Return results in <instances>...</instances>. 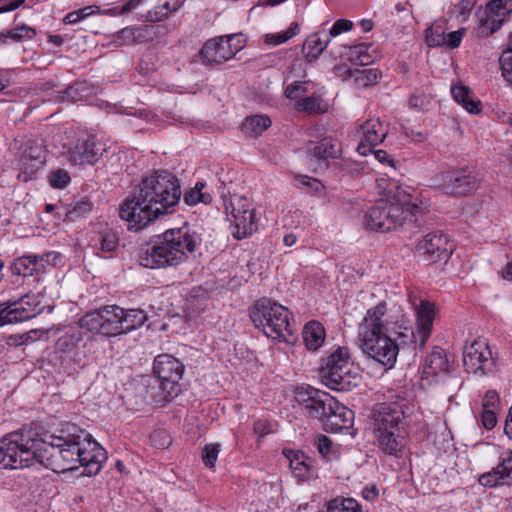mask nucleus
I'll return each instance as SVG.
<instances>
[{
  "label": "nucleus",
  "instance_id": "obj_1",
  "mask_svg": "<svg viewBox=\"0 0 512 512\" xmlns=\"http://www.w3.org/2000/svg\"><path fill=\"white\" fill-rule=\"evenodd\" d=\"M182 192L179 180L166 170L144 177L119 208V216L128 229L139 231L159 216L171 213Z\"/></svg>",
  "mask_w": 512,
  "mask_h": 512
},
{
  "label": "nucleus",
  "instance_id": "obj_2",
  "mask_svg": "<svg viewBox=\"0 0 512 512\" xmlns=\"http://www.w3.org/2000/svg\"><path fill=\"white\" fill-rule=\"evenodd\" d=\"M200 243L201 238L196 232L184 227L168 229L141 245L137 261L149 269L177 267L195 252Z\"/></svg>",
  "mask_w": 512,
  "mask_h": 512
},
{
  "label": "nucleus",
  "instance_id": "obj_3",
  "mask_svg": "<svg viewBox=\"0 0 512 512\" xmlns=\"http://www.w3.org/2000/svg\"><path fill=\"white\" fill-rule=\"evenodd\" d=\"M370 419L379 448L386 454L397 456L404 447L406 436L402 406L396 402L376 404Z\"/></svg>",
  "mask_w": 512,
  "mask_h": 512
},
{
  "label": "nucleus",
  "instance_id": "obj_4",
  "mask_svg": "<svg viewBox=\"0 0 512 512\" xmlns=\"http://www.w3.org/2000/svg\"><path fill=\"white\" fill-rule=\"evenodd\" d=\"M417 336L413 328H402L398 335L363 331L360 334V347L365 355L381 364L385 369H392L397 361L401 347L416 346Z\"/></svg>",
  "mask_w": 512,
  "mask_h": 512
},
{
  "label": "nucleus",
  "instance_id": "obj_5",
  "mask_svg": "<svg viewBox=\"0 0 512 512\" xmlns=\"http://www.w3.org/2000/svg\"><path fill=\"white\" fill-rule=\"evenodd\" d=\"M249 316L255 328L268 338L289 342L287 337L293 334L291 312L283 305L269 298H261L255 301Z\"/></svg>",
  "mask_w": 512,
  "mask_h": 512
},
{
  "label": "nucleus",
  "instance_id": "obj_6",
  "mask_svg": "<svg viewBox=\"0 0 512 512\" xmlns=\"http://www.w3.org/2000/svg\"><path fill=\"white\" fill-rule=\"evenodd\" d=\"M319 377L323 385L336 391H349L358 385L360 376L351 360L350 349L338 346L321 359Z\"/></svg>",
  "mask_w": 512,
  "mask_h": 512
},
{
  "label": "nucleus",
  "instance_id": "obj_7",
  "mask_svg": "<svg viewBox=\"0 0 512 512\" xmlns=\"http://www.w3.org/2000/svg\"><path fill=\"white\" fill-rule=\"evenodd\" d=\"M35 433L21 429L0 439V464L4 468L19 469L35 464Z\"/></svg>",
  "mask_w": 512,
  "mask_h": 512
},
{
  "label": "nucleus",
  "instance_id": "obj_8",
  "mask_svg": "<svg viewBox=\"0 0 512 512\" xmlns=\"http://www.w3.org/2000/svg\"><path fill=\"white\" fill-rule=\"evenodd\" d=\"M419 210L417 204H411L407 200L402 203L382 201L367 211L364 225L370 230L389 232L402 226L408 214L416 215Z\"/></svg>",
  "mask_w": 512,
  "mask_h": 512
},
{
  "label": "nucleus",
  "instance_id": "obj_9",
  "mask_svg": "<svg viewBox=\"0 0 512 512\" xmlns=\"http://www.w3.org/2000/svg\"><path fill=\"white\" fill-rule=\"evenodd\" d=\"M228 220L233 223L232 235L241 240L251 236L257 230V218L250 201L239 195L223 197Z\"/></svg>",
  "mask_w": 512,
  "mask_h": 512
},
{
  "label": "nucleus",
  "instance_id": "obj_10",
  "mask_svg": "<svg viewBox=\"0 0 512 512\" xmlns=\"http://www.w3.org/2000/svg\"><path fill=\"white\" fill-rule=\"evenodd\" d=\"M123 308L118 305L102 306L86 313L80 319L81 327L107 337L123 334Z\"/></svg>",
  "mask_w": 512,
  "mask_h": 512
},
{
  "label": "nucleus",
  "instance_id": "obj_11",
  "mask_svg": "<svg viewBox=\"0 0 512 512\" xmlns=\"http://www.w3.org/2000/svg\"><path fill=\"white\" fill-rule=\"evenodd\" d=\"M13 153L17 168L25 175L27 181L43 164L45 150L38 141L26 135L13 139L9 146Z\"/></svg>",
  "mask_w": 512,
  "mask_h": 512
},
{
  "label": "nucleus",
  "instance_id": "obj_12",
  "mask_svg": "<svg viewBox=\"0 0 512 512\" xmlns=\"http://www.w3.org/2000/svg\"><path fill=\"white\" fill-rule=\"evenodd\" d=\"M434 187L450 196H466L476 191L480 184L477 173L468 167L444 171L433 179Z\"/></svg>",
  "mask_w": 512,
  "mask_h": 512
},
{
  "label": "nucleus",
  "instance_id": "obj_13",
  "mask_svg": "<svg viewBox=\"0 0 512 512\" xmlns=\"http://www.w3.org/2000/svg\"><path fill=\"white\" fill-rule=\"evenodd\" d=\"M184 372L183 364L175 357L158 355L153 364V373L160 383V389L165 401H171L181 391L179 381Z\"/></svg>",
  "mask_w": 512,
  "mask_h": 512
},
{
  "label": "nucleus",
  "instance_id": "obj_14",
  "mask_svg": "<svg viewBox=\"0 0 512 512\" xmlns=\"http://www.w3.org/2000/svg\"><path fill=\"white\" fill-rule=\"evenodd\" d=\"M401 311L398 307H387L386 302H380L373 308H370L364 317V330L373 331L376 334L387 333L398 335L400 327L411 328L405 326L402 319Z\"/></svg>",
  "mask_w": 512,
  "mask_h": 512
},
{
  "label": "nucleus",
  "instance_id": "obj_15",
  "mask_svg": "<svg viewBox=\"0 0 512 512\" xmlns=\"http://www.w3.org/2000/svg\"><path fill=\"white\" fill-rule=\"evenodd\" d=\"M295 401L304 415L320 421L325 419L327 411H331V405L335 404V398L329 393L312 386L298 387Z\"/></svg>",
  "mask_w": 512,
  "mask_h": 512
},
{
  "label": "nucleus",
  "instance_id": "obj_16",
  "mask_svg": "<svg viewBox=\"0 0 512 512\" xmlns=\"http://www.w3.org/2000/svg\"><path fill=\"white\" fill-rule=\"evenodd\" d=\"M66 441L61 431L58 435L52 434L45 439L35 436V463L56 472L66 471V465L62 459V446H65Z\"/></svg>",
  "mask_w": 512,
  "mask_h": 512
},
{
  "label": "nucleus",
  "instance_id": "obj_17",
  "mask_svg": "<svg viewBox=\"0 0 512 512\" xmlns=\"http://www.w3.org/2000/svg\"><path fill=\"white\" fill-rule=\"evenodd\" d=\"M453 250L454 244L441 231L428 233L416 246L418 255L428 264L448 259Z\"/></svg>",
  "mask_w": 512,
  "mask_h": 512
},
{
  "label": "nucleus",
  "instance_id": "obj_18",
  "mask_svg": "<svg viewBox=\"0 0 512 512\" xmlns=\"http://www.w3.org/2000/svg\"><path fill=\"white\" fill-rule=\"evenodd\" d=\"M463 364L467 372L487 375L492 372L495 362L491 357L488 346L480 341H474L466 347L463 353Z\"/></svg>",
  "mask_w": 512,
  "mask_h": 512
},
{
  "label": "nucleus",
  "instance_id": "obj_19",
  "mask_svg": "<svg viewBox=\"0 0 512 512\" xmlns=\"http://www.w3.org/2000/svg\"><path fill=\"white\" fill-rule=\"evenodd\" d=\"M61 434L65 440V446H62V459L66 465V470H72L77 467V460H79L80 444L85 441L90 434L86 433L83 429L75 424H66L65 428L61 429Z\"/></svg>",
  "mask_w": 512,
  "mask_h": 512
},
{
  "label": "nucleus",
  "instance_id": "obj_20",
  "mask_svg": "<svg viewBox=\"0 0 512 512\" xmlns=\"http://www.w3.org/2000/svg\"><path fill=\"white\" fill-rule=\"evenodd\" d=\"M105 151L103 143L98 141L95 136L86 139H79L75 145L69 148L68 157L71 163L75 165H93Z\"/></svg>",
  "mask_w": 512,
  "mask_h": 512
},
{
  "label": "nucleus",
  "instance_id": "obj_21",
  "mask_svg": "<svg viewBox=\"0 0 512 512\" xmlns=\"http://www.w3.org/2000/svg\"><path fill=\"white\" fill-rule=\"evenodd\" d=\"M106 459V451L96 441L92 440L91 436L81 442L77 465L84 468V473L87 476L98 474Z\"/></svg>",
  "mask_w": 512,
  "mask_h": 512
},
{
  "label": "nucleus",
  "instance_id": "obj_22",
  "mask_svg": "<svg viewBox=\"0 0 512 512\" xmlns=\"http://www.w3.org/2000/svg\"><path fill=\"white\" fill-rule=\"evenodd\" d=\"M479 483L485 487L512 485V450L504 451L499 456V462L491 471L479 477Z\"/></svg>",
  "mask_w": 512,
  "mask_h": 512
},
{
  "label": "nucleus",
  "instance_id": "obj_23",
  "mask_svg": "<svg viewBox=\"0 0 512 512\" xmlns=\"http://www.w3.org/2000/svg\"><path fill=\"white\" fill-rule=\"evenodd\" d=\"M237 38V34L221 36L218 39L208 40L200 51L203 60L208 64H221L233 57L231 41Z\"/></svg>",
  "mask_w": 512,
  "mask_h": 512
},
{
  "label": "nucleus",
  "instance_id": "obj_24",
  "mask_svg": "<svg viewBox=\"0 0 512 512\" xmlns=\"http://www.w3.org/2000/svg\"><path fill=\"white\" fill-rule=\"evenodd\" d=\"M321 422L327 432L339 433L353 426L354 412L335 399V404L331 405V411H327L325 419Z\"/></svg>",
  "mask_w": 512,
  "mask_h": 512
},
{
  "label": "nucleus",
  "instance_id": "obj_25",
  "mask_svg": "<svg viewBox=\"0 0 512 512\" xmlns=\"http://www.w3.org/2000/svg\"><path fill=\"white\" fill-rule=\"evenodd\" d=\"M361 141L357 146L359 154L366 156L367 151L382 143L387 136V129L378 119H369L360 126Z\"/></svg>",
  "mask_w": 512,
  "mask_h": 512
},
{
  "label": "nucleus",
  "instance_id": "obj_26",
  "mask_svg": "<svg viewBox=\"0 0 512 512\" xmlns=\"http://www.w3.org/2000/svg\"><path fill=\"white\" fill-rule=\"evenodd\" d=\"M283 455L289 461L293 475L299 481H308L316 477L314 460L299 450L284 449Z\"/></svg>",
  "mask_w": 512,
  "mask_h": 512
},
{
  "label": "nucleus",
  "instance_id": "obj_27",
  "mask_svg": "<svg viewBox=\"0 0 512 512\" xmlns=\"http://www.w3.org/2000/svg\"><path fill=\"white\" fill-rule=\"evenodd\" d=\"M25 303V299L0 303V314L4 316L7 324L29 320L40 312V309L37 308L38 305H34L33 308H26Z\"/></svg>",
  "mask_w": 512,
  "mask_h": 512
},
{
  "label": "nucleus",
  "instance_id": "obj_28",
  "mask_svg": "<svg viewBox=\"0 0 512 512\" xmlns=\"http://www.w3.org/2000/svg\"><path fill=\"white\" fill-rule=\"evenodd\" d=\"M417 333L420 338L419 346L422 348L429 338L435 317L434 305L429 301L422 300L416 307Z\"/></svg>",
  "mask_w": 512,
  "mask_h": 512
},
{
  "label": "nucleus",
  "instance_id": "obj_29",
  "mask_svg": "<svg viewBox=\"0 0 512 512\" xmlns=\"http://www.w3.org/2000/svg\"><path fill=\"white\" fill-rule=\"evenodd\" d=\"M331 39L324 30L311 34L305 40L302 51L308 62L316 61L327 48Z\"/></svg>",
  "mask_w": 512,
  "mask_h": 512
},
{
  "label": "nucleus",
  "instance_id": "obj_30",
  "mask_svg": "<svg viewBox=\"0 0 512 512\" xmlns=\"http://www.w3.org/2000/svg\"><path fill=\"white\" fill-rule=\"evenodd\" d=\"M341 143L331 137H325L315 144L310 150L312 155L317 160L326 161L328 159H336L341 155Z\"/></svg>",
  "mask_w": 512,
  "mask_h": 512
},
{
  "label": "nucleus",
  "instance_id": "obj_31",
  "mask_svg": "<svg viewBox=\"0 0 512 512\" xmlns=\"http://www.w3.org/2000/svg\"><path fill=\"white\" fill-rule=\"evenodd\" d=\"M303 342L310 351L318 350L325 340V329L318 321L308 322L302 332Z\"/></svg>",
  "mask_w": 512,
  "mask_h": 512
},
{
  "label": "nucleus",
  "instance_id": "obj_32",
  "mask_svg": "<svg viewBox=\"0 0 512 512\" xmlns=\"http://www.w3.org/2000/svg\"><path fill=\"white\" fill-rule=\"evenodd\" d=\"M450 369V362L448 360L445 350L436 347L426 357L424 374L437 375L438 373H448Z\"/></svg>",
  "mask_w": 512,
  "mask_h": 512
},
{
  "label": "nucleus",
  "instance_id": "obj_33",
  "mask_svg": "<svg viewBox=\"0 0 512 512\" xmlns=\"http://www.w3.org/2000/svg\"><path fill=\"white\" fill-rule=\"evenodd\" d=\"M185 0H156L154 6L147 12V20L159 22L176 12L184 4Z\"/></svg>",
  "mask_w": 512,
  "mask_h": 512
},
{
  "label": "nucleus",
  "instance_id": "obj_34",
  "mask_svg": "<svg viewBox=\"0 0 512 512\" xmlns=\"http://www.w3.org/2000/svg\"><path fill=\"white\" fill-rule=\"evenodd\" d=\"M451 93L454 100L471 114H478L481 111V102L475 99L473 92L464 85L452 86Z\"/></svg>",
  "mask_w": 512,
  "mask_h": 512
},
{
  "label": "nucleus",
  "instance_id": "obj_35",
  "mask_svg": "<svg viewBox=\"0 0 512 512\" xmlns=\"http://www.w3.org/2000/svg\"><path fill=\"white\" fill-rule=\"evenodd\" d=\"M271 124V119L266 115H252L245 118L242 131L246 136L255 138L266 131Z\"/></svg>",
  "mask_w": 512,
  "mask_h": 512
},
{
  "label": "nucleus",
  "instance_id": "obj_36",
  "mask_svg": "<svg viewBox=\"0 0 512 512\" xmlns=\"http://www.w3.org/2000/svg\"><path fill=\"white\" fill-rule=\"evenodd\" d=\"M93 208V203L86 197L76 201L70 208L63 207L62 211H57V217L64 220L74 221L89 213Z\"/></svg>",
  "mask_w": 512,
  "mask_h": 512
},
{
  "label": "nucleus",
  "instance_id": "obj_37",
  "mask_svg": "<svg viewBox=\"0 0 512 512\" xmlns=\"http://www.w3.org/2000/svg\"><path fill=\"white\" fill-rule=\"evenodd\" d=\"M295 109L298 112L325 113L328 110V104L320 95L314 93L298 100L295 104Z\"/></svg>",
  "mask_w": 512,
  "mask_h": 512
},
{
  "label": "nucleus",
  "instance_id": "obj_38",
  "mask_svg": "<svg viewBox=\"0 0 512 512\" xmlns=\"http://www.w3.org/2000/svg\"><path fill=\"white\" fill-rule=\"evenodd\" d=\"M347 76L354 80L355 85L359 87H368L376 84L381 76L378 69H354L347 70Z\"/></svg>",
  "mask_w": 512,
  "mask_h": 512
},
{
  "label": "nucleus",
  "instance_id": "obj_39",
  "mask_svg": "<svg viewBox=\"0 0 512 512\" xmlns=\"http://www.w3.org/2000/svg\"><path fill=\"white\" fill-rule=\"evenodd\" d=\"M32 255H27L16 259L12 266V273L19 276H32L34 273H40V264Z\"/></svg>",
  "mask_w": 512,
  "mask_h": 512
},
{
  "label": "nucleus",
  "instance_id": "obj_40",
  "mask_svg": "<svg viewBox=\"0 0 512 512\" xmlns=\"http://www.w3.org/2000/svg\"><path fill=\"white\" fill-rule=\"evenodd\" d=\"M371 45L359 43L353 46H345L347 59L360 66H366L373 62L372 56L368 53Z\"/></svg>",
  "mask_w": 512,
  "mask_h": 512
},
{
  "label": "nucleus",
  "instance_id": "obj_41",
  "mask_svg": "<svg viewBox=\"0 0 512 512\" xmlns=\"http://www.w3.org/2000/svg\"><path fill=\"white\" fill-rule=\"evenodd\" d=\"M147 319V314L141 309H123V333L141 327Z\"/></svg>",
  "mask_w": 512,
  "mask_h": 512
},
{
  "label": "nucleus",
  "instance_id": "obj_42",
  "mask_svg": "<svg viewBox=\"0 0 512 512\" xmlns=\"http://www.w3.org/2000/svg\"><path fill=\"white\" fill-rule=\"evenodd\" d=\"M325 512H362L358 502L353 498L336 497L326 505Z\"/></svg>",
  "mask_w": 512,
  "mask_h": 512
},
{
  "label": "nucleus",
  "instance_id": "obj_43",
  "mask_svg": "<svg viewBox=\"0 0 512 512\" xmlns=\"http://www.w3.org/2000/svg\"><path fill=\"white\" fill-rule=\"evenodd\" d=\"M315 445L324 459L332 461L339 457L338 447L327 436L318 435L315 439Z\"/></svg>",
  "mask_w": 512,
  "mask_h": 512
},
{
  "label": "nucleus",
  "instance_id": "obj_44",
  "mask_svg": "<svg viewBox=\"0 0 512 512\" xmlns=\"http://www.w3.org/2000/svg\"><path fill=\"white\" fill-rule=\"evenodd\" d=\"M205 184L197 182L194 188L184 193V202L188 205H196L198 203L208 204L212 201V196L209 193L203 192Z\"/></svg>",
  "mask_w": 512,
  "mask_h": 512
},
{
  "label": "nucleus",
  "instance_id": "obj_45",
  "mask_svg": "<svg viewBox=\"0 0 512 512\" xmlns=\"http://www.w3.org/2000/svg\"><path fill=\"white\" fill-rule=\"evenodd\" d=\"M299 32V25L297 22L291 23L290 27L283 32L271 33L265 35V43L268 45H280L287 42L289 39L297 35Z\"/></svg>",
  "mask_w": 512,
  "mask_h": 512
},
{
  "label": "nucleus",
  "instance_id": "obj_46",
  "mask_svg": "<svg viewBox=\"0 0 512 512\" xmlns=\"http://www.w3.org/2000/svg\"><path fill=\"white\" fill-rule=\"evenodd\" d=\"M36 34L35 29L28 26H20L14 29L6 30L0 33V39L3 43H6V38H10L13 41H21L23 39H32Z\"/></svg>",
  "mask_w": 512,
  "mask_h": 512
},
{
  "label": "nucleus",
  "instance_id": "obj_47",
  "mask_svg": "<svg viewBox=\"0 0 512 512\" xmlns=\"http://www.w3.org/2000/svg\"><path fill=\"white\" fill-rule=\"evenodd\" d=\"M147 0H128L123 5H115L112 8L100 10L97 9V13L108 16H119L132 12L137 7L145 3Z\"/></svg>",
  "mask_w": 512,
  "mask_h": 512
},
{
  "label": "nucleus",
  "instance_id": "obj_48",
  "mask_svg": "<svg viewBox=\"0 0 512 512\" xmlns=\"http://www.w3.org/2000/svg\"><path fill=\"white\" fill-rule=\"evenodd\" d=\"M446 34L442 24H434L426 29V43L430 47L443 46Z\"/></svg>",
  "mask_w": 512,
  "mask_h": 512
},
{
  "label": "nucleus",
  "instance_id": "obj_49",
  "mask_svg": "<svg viewBox=\"0 0 512 512\" xmlns=\"http://www.w3.org/2000/svg\"><path fill=\"white\" fill-rule=\"evenodd\" d=\"M119 246V238L112 230H105L99 236V249L104 253H112Z\"/></svg>",
  "mask_w": 512,
  "mask_h": 512
},
{
  "label": "nucleus",
  "instance_id": "obj_50",
  "mask_svg": "<svg viewBox=\"0 0 512 512\" xmlns=\"http://www.w3.org/2000/svg\"><path fill=\"white\" fill-rule=\"evenodd\" d=\"M506 16H499L498 14H492L486 7L484 17L480 19L481 25L489 30L491 33L497 31L503 24Z\"/></svg>",
  "mask_w": 512,
  "mask_h": 512
},
{
  "label": "nucleus",
  "instance_id": "obj_51",
  "mask_svg": "<svg viewBox=\"0 0 512 512\" xmlns=\"http://www.w3.org/2000/svg\"><path fill=\"white\" fill-rule=\"evenodd\" d=\"M489 13L507 16L512 12V0H490L487 4Z\"/></svg>",
  "mask_w": 512,
  "mask_h": 512
},
{
  "label": "nucleus",
  "instance_id": "obj_52",
  "mask_svg": "<svg viewBox=\"0 0 512 512\" xmlns=\"http://www.w3.org/2000/svg\"><path fill=\"white\" fill-rule=\"evenodd\" d=\"M220 452V445L219 444H208L203 448L202 452V460L204 464L212 468L215 465V462L218 458Z\"/></svg>",
  "mask_w": 512,
  "mask_h": 512
},
{
  "label": "nucleus",
  "instance_id": "obj_53",
  "mask_svg": "<svg viewBox=\"0 0 512 512\" xmlns=\"http://www.w3.org/2000/svg\"><path fill=\"white\" fill-rule=\"evenodd\" d=\"M499 62L503 77L507 81L512 82V48L507 49L501 54Z\"/></svg>",
  "mask_w": 512,
  "mask_h": 512
},
{
  "label": "nucleus",
  "instance_id": "obj_54",
  "mask_svg": "<svg viewBox=\"0 0 512 512\" xmlns=\"http://www.w3.org/2000/svg\"><path fill=\"white\" fill-rule=\"evenodd\" d=\"M150 443L159 449H164L171 444V438L165 430H155L149 436Z\"/></svg>",
  "mask_w": 512,
  "mask_h": 512
},
{
  "label": "nucleus",
  "instance_id": "obj_55",
  "mask_svg": "<svg viewBox=\"0 0 512 512\" xmlns=\"http://www.w3.org/2000/svg\"><path fill=\"white\" fill-rule=\"evenodd\" d=\"M307 92L306 82L294 81L286 87L284 94L288 99L295 100Z\"/></svg>",
  "mask_w": 512,
  "mask_h": 512
},
{
  "label": "nucleus",
  "instance_id": "obj_56",
  "mask_svg": "<svg viewBox=\"0 0 512 512\" xmlns=\"http://www.w3.org/2000/svg\"><path fill=\"white\" fill-rule=\"evenodd\" d=\"M113 42L118 45H132L135 43L134 27H126L114 35Z\"/></svg>",
  "mask_w": 512,
  "mask_h": 512
},
{
  "label": "nucleus",
  "instance_id": "obj_57",
  "mask_svg": "<svg viewBox=\"0 0 512 512\" xmlns=\"http://www.w3.org/2000/svg\"><path fill=\"white\" fill-rule=\"evenodd\" d=\"M80 340L81 337L79 335L74 333H65L57 340L56 346L61 351L70 350L74 348Z\"/></svg>",
  "mask_w": 512,
  "mask_h": 512
},
{
  "label": "nucleus",
  "instance_id": "obj_58",
  "mask_svg": "<svg viewBox=\"0 0 512 512\" xmlns=\"http://www.w3.org/2000/svg\"><path fill=\"white\" fill-rule=\"evenodd\" d=\"M49 181L54 188H64L70 181L68 172L58 169L52 171L49 176Z\"/></svg>",
  "mask_w": 512,
  "mask_h": 512
},
{
  "label": "nucleus",
  "instance_id": "obj_59",
  "mask_svg": "<svg viewBox=\"0 0 512 512\" xmlns=\"http://www.w3.org/2000/svg\"><path fill=\"white\" fill-rule=\"evenodd\" d=\"M500 407V397L495 390H488L482 401V409L498 411Z\"/></svg>",
  "mask_w": 512,
  "mask_h": 512
},
{
  "label": "nucleus",
  "instance_id": "obj_60",
  "mask_svg": "<svg viewBox=\"0 0 512 512\" xmlns=\"http://www.w3.org/2000/svg\"><path fill=\"white\" fill-rule=\"evenodd\" d=\"M352 26H353V23L351 21L345 20V19H339L333 24V26L330 28L329 32L326 34L331 39V37H336L343 32L349 31L352 28Z\"/></svg>",
  "mask_w": 512,
  "mask_h": 512
},
{
  "label": "nucleus",
  "instance_id": "obj_61",
  "mask_svg": "<svg viewBox=\"0 0 512 512\" xmlns=\"http://www.w3.org/2000/svg\"><path fill=\"white\" fill-rule=\"evenodd\" d=\"M476 2L477 0H460L455 5L454 11L458 16L462 17V20H466L467 16L474 8Z\"/></svg>",
  "mask_w": 512,
  "mask_h": 512
},
{
  "label": "nucleus",
  "instance_id": "obj_62",
  "mask_svg": "<svg viewBox=\"0 0 512 512\" xmlns=\"http://www.w3.org/2000/svg\"><path fill=\"white\" fill-rule=\"evenodd\" d=\"M464 35V28L446 34V39L443 46H447L451 49L457 48L460 45Z\"/></svg>",
  "mask_w": 512,
  "mask_h": 512
},
{
  "label": "nucleus",
  "instance_id": "obj_63",
  "mask_svg": "<svg viewBox=\"0 0 512 512\" xmlns=\"http://www.w3.org/2000/svg\"><path fill=\"white\" fill-rule=\"evenodd\" d=\"M82 86L81 83H75L65 90L59 92V98L61 101L70 100L71 102L77 101L81 96L79 94V88Z\"/></svg>",
  "mask_w": 512,
  "mask_h": 512
},
{
  "label": "nucleus",
  "instance_id": "obj_64",
  "mask_svg": "<svg viewBox=\"0 0 512 512\" xmlns=\"http://www.w3.org/2000/svg\"><path fill=\"white\" fill-rule=\"evenodd\" d=\"M481 423L485 429H493L497 424V411L482 409Z\"/></svg>",
  "mask_w": 512,
  "mask_h": 512
}]
</instances>
